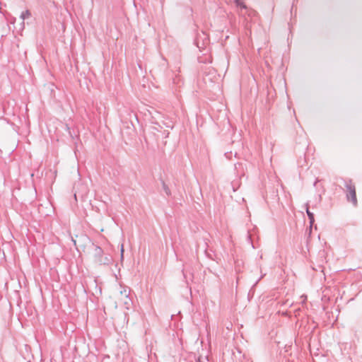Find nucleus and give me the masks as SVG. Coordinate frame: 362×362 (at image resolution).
<instances>
[{
	"instance_id": "7ed1b4c3",
	"label": "nucleus",
	"mask_w": 362,
	"mask_h": 362,
	"mask_svg": "<svg viewBox=\"0 0 362 362\" xmlns=\"http://www.w3.org/2000/svg\"><path fill=\"white\" fill-rule=\"evenodd\" d=\"M235 2L238 6L241 8H246V5L244 3V0H235Z\"/></svg>"
},
{
	"instance_id": "20e7f679",
	"label": "nucleus",
	"mask_w": 362,
	"mask_h": 362,
	"mask_svg": "<svg viewBox=\"0 0 362 362\" xmlns=\"http://www.w3.org/2000/svg\"><path fill=\"white\" fill-rule=\"evenodd\" d=\"M306 212H307V214H308V217H309L310 224H313V222H314V215H313V213H311V212L309 211L308 208H307V209H306Z\"/></svg>"
},
{
	"instance_id": "0eeeda50",
	"label": "nucleus",
	"mask_w": 362,
	"mask_h": 362,
	"mask_svg": "<svg viewBox=\"0 0 362 362\" xmlns=\"http://www.w3.org/2000/svg\"><path fill=\"white\" fill-rule=\"evenodd\" d=\"M124 252L123 245L122 246V253Z\"/></svg>"
},
{
	"instance_id": "423d86ee",
	"label": "nucleus",
	"mask_w": 362,
	"mask_h": 362,
	"mask_svg": "<svg viewBox=\"0 0 362 362\" xmlns=\"http://www.w3.org/2000/svg\"><path fill=\"white\" fill-rule=\"evenodd\" d=\"M73 242H74V245L76 246V240H73Z\"/></svg>"
},
{
	"instance_id": "f03ea898",
	"label": "nucleus",
	"mask_w": 362,
	"mask_h": 362,
	"mask_svg": "<svg viewBox=\"0 0 362 362\" xmlns=\"http://www.w3.org/2000/svg\"><path fill=\"white\" fill-rule=\"evenodd\" d=\"M102 255H103L102 249L99 247H95L93 257H94V261L95 262L101 264Z\"/></svg>"
},
{
	"instance_id": "f257e3e1",
	"label": "nucleus",
	"mask_w": 362,
	"mask_h": 362,
	"mask_svg": "<svg viewBox=\"0 0 362 362\" xmlns=\"http://www.w3.org/2000/svg\"><path fill=\"white\" fill-rule=\"evenodd\" d=\"M346 197L349 201H350L354 206H356L358 204L357 198H356V188L352 183H349L346 185Z\"/></svg>"
},
{
	"instance_id": "39448f33",
	"label": "nucleus",
	"mask_w": 362,
	"mask_h": 362,
	"mask_svg": "<svg viewBox=\"0 0 362 362\" xmlns=\"http://www.w3.org/2000/svg\"><path fill=\"white\" fill-rule=\"evenodd\" d=\"M121 297H122V298H124V303H125V304H127V303H128V302H129V300L128 296H127V295H122V294H121Z\"/></svg>"
}]
</instances>
